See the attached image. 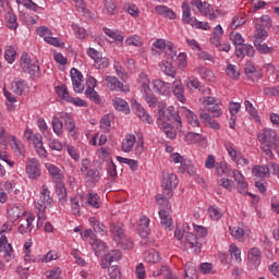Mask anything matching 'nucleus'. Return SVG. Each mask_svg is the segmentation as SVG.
<instances>
[{
  "label": "nucleus",
  "mask_w": 279,
  "mask_h": 279,
  "mask_svg": "<svg viewBox=\"0 0 279 279\" xmlns=\"http://www.w3.org/2000/svg\"><path fill=\"white\" fill-rule=\"evenodd\" d=\"M169 197L170 196L165 195V193L156 195V203L159 206V210H171V203L169 202Z\"/></svg>",
  "instance_id": "nucleus-40"
},
{
  "label": "nucleus",
  "mask_w": 279,
  "mask_h": 279,
  "mask_svg": "<svg viewBox=\"0 0 279 279\" xmlns=\"http://www.w3.org/2000/svg\"><path fill=\"white\" fill-rule=\"evenodd\" d=\"M8 215L12 221H16V219H23L27 214L21 210V208L14 206L11 209H9Z\"/></svg>",
  "instance_id": "nucleus-55"
},
{
  "label": "nucleus",
  "mask_w": 279,
  "mask_h": 279,
  "mask_svg": "<svg viewBox=\"0 0 279 279\" xmlns=\"http://www.w3.org/2000/svg\"><path fill=\"white\" fill-rule=\"evenodd\" d=\"M234 170H232V168L230 166H228V163L226 162H220V163H217L216 166V173L217 175H219L220 178H222V175H232V172Z\"/></svg>",
  "instance_id": "nucleus-45"
},
{
  "label": "nucleus",
  "mask_w": 279,
  "mask_h": 279,
  "mask_svg": "<svg viewBox=\"0 0 279 279\" xmlns=\"http://www.w3.org/2000/svg\"><path fill=\"white\" fill-rule=\"evenodd\" d=\"M10 145H11L14 154L24 158V156H25V145H23V142H21V140H17V137L14 136V135H11L10 136Z\"/></svg>",
  "instance_id": "nucleus-24"
},
{
  "label": "nucleus",
  "mask_w": 279,
  "mask_h": 279,
  "mask_svg": "<svg viewBox=\"0 0 279 279\" xmlns=\"http://www.w3.org/2000/svg\"><path fill=\"white\" fill-rule=\"evenodd\" d=\"M45 168L48 170V173L53 182H60L61 180H64V173H62V170H60L58 166L53 163H45Z\"/></svg>",
  "instance_id": "nucleus-22"
},
{
  "label": "nucleus",
  "mask_w": 279,
  "mask_h": 279,
  "mask_svg": "<svg viewBox=\"0 0 279 279\" xmlns=\"http://www.w3.org/2000/svg\"><path fill=\"white\" fill-rule=\"evenodd\" d=\"M20 66L23 73H28L32 77H38L40 75V66L36 63H32V57H29L27 52L22 53Z\"/></svg>",
  "instance_id": "nucleus-5"
},
{
  "label": "nucleus",
  "mask_w": 279,
  "mask_h": 279,
  "mask_svg": "<svg viewBox=\"0 0 279 279\" xmlns=\"http://www.w3.org/2000/svg\"><path fill=\"white\" fill-rule=\"evenodd\" d=\"M51 125L54 134L60 136L64 130V120H62V113H59L52 118Z\"/></svg>",
  "instance_id": "nucleus-37"
},
{
  "label": "nucleus",
  "mask_w": 279,
  "mask_h": 279,
  "mask_svg": "<svg viewBox=\"0 0 279 279\" xmlns=\"http://www.w3.org/2000/svg\"><path fill=\"white\" fill-rule=\"evenodd\" d=\"M196 20L197 19L193 17L191 14V7H189V3L183 2V4H182V23H184V25H191V27H193Z\"/></svg>",
  "instance_id": "nucleus-27"
},
{
  "label": "nucleus",
  "mask_w": 279,
  "mask_h": 279,
  "mask_svg": "<svg viewBox=\"0 0 279 279\" xmlns=\"http://www.w3.org/2000/svg\"><path fill=\"white\" fill-rule=\"evenodd\" d=\"M101 180V173L97 169H89L85 174V182L88 186H95Z\"/></svg>",
  "instance_id": "nucleus-30"
},
{
  "label": "nucleus",
  "mask_w": 279,
  "mask_h": 279,
  "mask_svg": "<svg viewBox=\"0 0 279 279\" xmlns=\"http://www.w3.org/2000/svg\"><path fill=\"white\" fill-rule=\"evenodd\" d=\"M105 84L109 90H114L116 93H130V87L123 85L117 76L109 75L105 77Z\"/></svg>",
  "instance_id": "nucleus-12"
},
{
  "label": "nucleus",
  "mask_w": 279,
  "mask_h": 279,
  "mask_svg": "<svg viewBox=\"0 0 279 279\" xmlns=\"http://www.w3.org/2000/svg\"><path fill=\"white\" fill-rule=\"evenodd\" d=\"M112 106L119 112H124V114H130V105H128V101H125V99L119 98V97H114L112 99Z\"/></svg>",
  "instance_id": "nucleus-35"
},
{
  "label": "nucleus",
  "mask_w": 279,
  "mask_h": 279,
  "mask_svg": "<svg viewBox=\"0 0 279 279\" xmlns=\"http://www.w3.org/2000/svg\"><path fill=\"white\" fill-rule=\"evenodd\" d=\"M257 141L266 147H274L276 141H278V134L274 129L264 128L260 133L257 134Z\"/></svg>",
  "instance_id": "nucleus-8"
},
{
  "label": "nucleus",
  "mask_w": 279,
  "mask_h": 279,
  "mask_svg": "<svg viewBox=\"0 0 279 279\" xmlns=\"http://www.w3.org/2000/svg\"><path fill=\"white\" fill-rule=\"evenodd\" d=\"M153 276H163L165 279H179L178 277L173 276V274L167 266H161V268L153 272Z\"/></svg>",
  "instance_id": "nucleus-52"
},
{
  "label": "nucleus",
  "mask_w": 279,
  "mask_h": 279,
  "mask_svg": "<svg viewBox=\"0 0 279 279\" xmlns=\"http://www.w3.org/2000/svg\"><path fill=\"white\" fill-rule=\"evenodd\" d=\"M25 171L29 180H38L40 175V161L37 158L27 159Z\"/></svg>",
  "instance_id": "nucleus-11"
},
{
  "label": "nucleus",
  "mask_w": 279,
  "mask_h": 279,
  "mask_svg": "<svg viewBox=\"0 0 279 279\" xmlns=\"http://www.w3.org/2000/svg\"><path fill=\"white\" fill-rule=\"evenodd\" d=\"M133 110L135 111V114L138 116V119L143 121L144 123H151V116L149 113L145 112V108L141 106V104L135 102L133 104Z\"/></svg>",
  "instance_id": "nucleus-33"
},
{
  "label": "nucleus",
  "mask_w": 279,
  "mask_h": 279,
  "mask_svg": "<svg viewBox=\"0 0 279 279\" xmlns=\"http://www.w3.org/2000/svg\"><path fill=\"white\" fill-rule=\"evenodd\" d=\"M138 84L141 87V93H146V90H149V76L146 73H140L138 75Z\"/></svg>",
  "instance_id": "nucleus-53"
},
{
  "label": "nucleus",
  "mask_w": 279,
  "mask_h": 279,
  "mask_svg": "<svg viewBox=\"0 0 279 279\" xmlns=\"http://www.w3.org/2000/svg\"><path fill=\"white\" fill-rule=\"evenodd\" d=\"M153 89L158 95H171V84L162 81V80H154L153 81Z\"/></svg>",
  "instance_id": "nucleus-20"
},
{
  "label": "nucleus",
  "mask_w": 279,
  "mask_h": 279,
  "mask_svg": "<svg viewBox=\"0 0 279 279\" xmlns=\"http://www.w3.org/2000/svg\"><path fill=\"white\" fill-rule=\"evenodd\" d=\"M184 141L187 142L189 145H195V143H201V141H204V137L202 134L190 132L185 134Z\"/></svg>",
  "instance_id": "nucleus-57"
},
{
  "label": "nucleus",
  "mask_w": 279,
  "mask_h": 279,
  "mask_svg": "<svg viewBox=\"0 0 279 279\" xmlns=\"http://www.w3.org/2000/svg\"><path fill=\"white\" fill-rule=\"evenodd\" d=\"M104 32L106 36H109V38H112L117 43H121V46L123 47V40H125V36L123 35V32L112 31L110 28H104Z\"/></svg>",
  "instance_id": "nucleus-43"
},
{
  "label": "nucleus",
  "mask_w": 279,
  "mask_h": 279,
  "mask_svg": "<svg viewBox=\"0 0 279 279\" xmlns=\"http://www.w3.org/2000/svg\"><path fill=\"white\" fill-rule=\"evenodd\" d=\"M1 252H3L7 263L14 260V250H12V244L8 243V236L5 235L0 238V254Z\"/></svg>",
  "instance_id": "nucleus-16"
},
{
  "label": "nucleus",
  "mask_w": 279,
  "mask_h": 279,
  "mask_svg": "<svg viewBox=\"0 0 279 279\" xmlns=\"http://www.w3.org/2000/svg\"><path fill=\"white\" fill-rule=\"evenodd\" d=\"M185 241L194 254H199L202 252V239L194 233H186Z\"/></svg>",
  "instance_id": "nucleus-18"
},
{
  "label": "nucleus",
  "mask_w": 279,
  "mask_h": 279,
  "mask_svg": "<svg viewBox=\"0 0 279 279\" xmlns=\"http://www.w3.org/2000/svg\"><path fill=\"white\" fill-rule=\"evenodd\" d=\"M267 36H269L267 28H260V26H255L254 43H264V40H267Z\"/></svg>",
  "instance_id": "nucleus-48"
},
{
  "label": "nucleus",
  "mask_w": 279,
  "mask_h": 279,
  "mask_svg": "<svg viewBox=\"0 0 279 279\" xmlns=\"http://www.w3.org/2000/svg\"><path fill=\"white\" fill-rule=\"evenodd\" d=\"M85 205L90 208H101V197L95 192H89L85 196Z\"/></svg>",
  "instance_id": "nucleus-29"
},
{
  "label": "nucleus",
  "mask_w": 279,
  "mask_h": 279,
  "mask_svg": "<svg viewBox=\"0 0 279 279\" xmlns=\"http://www.w3.org/2000/svg\"><path fill=\"white\" fill-rule=\"evenodd\" d=\"M36 34L46 41L50 36H53V31L47 26H39L36 28Z\"/></svg>",
  "instance_id": "nucleus-60"
},
{
  "label": "nucleus",
  "mask_w": 279,
  "mask_h": 279,
  "mask_svg": "<svg viewBox=\"0 0 279 279\" xmlns=\"http://www.w3.org/2000/svg\"><path fill=\"white\" fill-rule=\"evenodd\" d=\"M138 231H140L142 236H147L149 234V232H150L149 218H147V216H143L140 219Z\"/></svg>",
  "instance_id": "nucleus-46"
},
{
  "label": "nucleus",
  "mask_w": 279,
  "mask_h": 279,
  "mask_svg": "<svg viewBox=\"0 0 279 279\" xmlns=\"http://www.w3.org/2000/svg\"><path fill=\"white\" fill-rule=\"evenodd\" d=\"M134 145H136V136L134 134L125 135V138L122 141V151L130 154L134 149Z\"/></svg>",
  "instance_id": "nucleus-36"
},
{
  "label": "nucleus",
  "mask_w": 279,
  "mask_h": 279,
  "mask_svg": "<svg viewBox=\"0 0 279 279\" xmlns=\"http://www.w3.org/2000/svg\"><path fill=\"white\" fill-rule=\"evenodd\" d=\"M24 138L34 146L37 156L41 159H45L49 156L47 153V148H45V144L43 143V135L40 133H34L32 129L26 128L24 131Z\"/></svg>",
  "instance_id": "nucleus-3"
},
{
  "label": "nucleus",
  "mask_w": 279,
  "mask_h": 279,
  "mask_svg": "<svg viewBox=\"0 0 279 279\" xmlns=\"http://www.w3.org/2000/svg\"><path fill=\"white\" fill-rule=\"evenodd\" d=\"M180 114L185 117L187 123L192 125V128H199V119H197V116L193 113V111L186 109V108H181L180 109Z\"/></svg>",
  "instance_id": "nucleus-28"
},
{
  "label": "nucleus",
  "mask_w": 279,
  "mask_h": 279,
  "mask_svg": "<svg viewBox=\"0 0 279 279\" xmlns=\"http://www.w3.org/2000/svg\"><path fill=\"white\" fill-rule=\"evenodd\" d=\"M219 186H222V189H226V191H229V193H232V191H235L236 186L234 185V181L230 179H219L218 180Z\"/></svg>",
  "instance_id": "nucleus-63"
},
{
  "label": "nucleus",
  "mask_w": 279,
  "mask_h": 279,
  "mask_svg": "<svg viewBox=\"0 0 279 279\" xmlns=\"http://www.w3.org/2000/svg\"><path fill=\"white\" fill-rule=\"evenodd\" d=\"M112 125V116L107 114L100 120V130L105 133L110 132V126Z\"/></svg>",
  "instance_id": "nucleus-62"
},
{
  "label": "nucleus",
  "mask_w": 279,
  "mask_h": 279,
  "mask_svg": "<svg viewBox=\"0 0 279 279\" xmlns=\"http://www.w3.org/2000/svg\"><path fill=\"white\" fill-rule=\"evenodd\" d=\"M263 259V252L258 247H252L247 253V265L250 269H258L260 260Z\"/></svg>",
  "instance_id": "nucleus-13"
},
{
  "label": "nucleus",
  "mask_w": 279,
  "mask_h": 279,
  "mask_svg": "<svg viewBox=\"0 0 279 279\" xmlns=\"http://www.w3.org/2000/svg\"><path fill=\"white\" fill-rule=\"evenodd\" d=\"M53 204V198H51V192L47 185L41 186L40 196L36 204L37 210L46 213L47 208Z\"/></svg>",
  "instance_id": "nucleus-10"
},
{
  "label": "nucleus",
  "mask_w": 279,
  "mask_h": 279,
  "mask_svg": "<svg viewBox=\"0 0 279 279\" xmlns=\"http://www.w3.org/2000/svg\"><path fill=\"white\" fill-rule=\"evenodd\" d=\"M232 175L236 182V189L240 193V195H248L250 192H247V186L248 184L245 182V177L241 171L239 170H233Z\"/></svg>",
  "instance_id": "nucleus-17"
},
{
  "label": "nucleus",
  "mask_w": 279,
  "mask_h": 279,
  "mask_svg": "<svg viewBox=\"0 0 279 279\" xmlns=\"http://www.w3.org/2000/svg\"><path fill=\"white\" fill-rule=\"evenodd\" d=\"M89 243L96 254V256H101L108 251V245L104 241L95 238H90Z\"/></svg>",
  "instance_id": "nucleus-26"
},
{
  "label": "nucleus",
  "mask_w": 279,
  "mask_h": 279,
  "mask_svg": "<svg viewBox=\"0 0 279 279\" xmlns=\"http://www.w3.org/2000/svg\"><path fill=\"white\" fill-rule=\"evenodd\" d=\"M230 40L235 46L236 58H245V56L254 58V53H256L254 47L250 44H245V38H243L241 33H231Z\"/></svg>",
  "instance_id": "nucleus-2"
},
{
  "label": "nucleus",
  "mask_w": 279,
  "mask_h": 279,
  "mask_svg": "<svg viewBox=\"0 0 279 279\" xmlns=\"http://www.w3.org/2000/svg\"><path fill=\"white\" fill-rule=\"evenodd\" d=\"M117 160L121 165H128V167H130L131 171H137L138 170V161H136L134 159H129V158H125V157L118 156Z\"/></svg>",
  "instance_id": "nucleus-54"
},
{
  "label": "nucleus",
  "mask_w": 279,
  "mask_h": 279,
  "mask_svg": "<svg viewBox=\"0 0 279 279\" xmlns=\"http://www.w3.org/2000/svg\"><path fill=\"white\" fill-rule=\"evenodd\" d=\"M117 257L113 255H106L105 258L101 260V267L102 269H108L114 260H120L121 259V252H116Z\"/></svg>",
  "instance_id": "nucleus-56"
},
{
  "label": "nucleus",
  "mask_w": 279,
  "mask_h": 279,
  "mask_svg": "<svg viewBox=\"0 0 279 279\" xmlns=\"http://www.w3.org/2000/svg\"><path fill=\"white\" fill-rule=\"evenodd\" d=\"M191 5L197 9L203 16L209 19V21H215L217 19V14L215 13V9L208 2H203L202 0H191Z\"/></svg>",
  "instance_id": "nucleus-9"
},
{
  "label": "nucleus",
  "mask_w": 279,
  "mask_h": 279,
  "mask_svg": "<svg viewBox=\"0 0 279 279\" xmlns=\"http://www.w3.org/2000/svg\"><path fill=\"white\" fill-rule=\"evenodd\" d=\"M143 258L145 263H160V253L156 252V250L151 248L149 251H146L143 254Z\"/></svg>",
  "instance_id": "nucleus-44"
},
{
  "label": "nucleus",
  "mask_w": 279,
  "mask_h": 279,
  "mask_svg": "<svg viewBox=\"0 0 279 279\" xmlns=\"http://www.w3.org/2000/svg\"><path fill=\"white\" fill-rule=\"evenodd\" d=\"M172 93L178 101L181 104H186V96L184 95V85L182 84V80H175L172 83Z\"/></svg>",
  "instance_id": "nucleus-19"
},
{
  "label": "nucleus",
  "mask_w": 279,
  "mask_h": 279,
  "mask_svg": "<svg viewBox=\"0 0 279 279\" xmlns=\"http://www.w3.org/2000/svg\"><path fill=\"white\" fill-rule=\"evenodd\" d=\"M124 47H143V38L138 35H132L125 39Z\"/></svg>",
  "instance_id": "nucleus-49"
},
{
  "label": "nucleus",
  "mask_w": 279,
  "mask_h": 279,
  "mask_svg": "<svg viewBox=\"0 0 279 279\" xmlns=\"http://www.w3.org/2000/svg\"><path fill=\"white\" fill-rule=\"evenodd\" d=\"M252 174L257 180H265V178H270L271 172H269L268 166H254L252 168Z\"/></svg>",
  "instance_id": "nucleus-25"
},
{
  "label": "nucleus",
  "mask_w": 279,
  "mask_h": 279,
  "mask_svg": "<svg viewBox=\"0 0 279 279\" xmlns=\"http://www.w3.org/2000/svg\"><path fill=\"white\" fill-rule=\"evenodd\" d=\"M36 217L34 214H27L23 218L20 219L19 223V232L20 234H27L28 232H32L34 230V220Z\"/></svg>",
  "instance_id": "nucleus-15"
},
{
  "label": "nucleus",
  "mask_w": 279,
  "mask_h": 279,
  "mask_svg": "<svg viewBox=\"0 0 279 279\" xmlns=\"http://www.w3.org/2000/svg\"><path fill=\"white\" fill-rule=\"evenodd\" d=\"M142 96L148 104L149 108H156V106H158V98H156V96L151 93V89L142 92Z\"/></svg>",
  "instance_id": "nucleus-50"
},
{
  "label": "nucleus",
  "mask_w": 279,
  "mask_h": 279,
  "mask_svg": "<svg viewBox=\"0 0 279 279\" xmlns=\"http://www.w3.org/2000/svg\"><path fill=\"white\" fill-rule=\"evenodd\" d=\"M159 219L161 227L165 230H173V218H171V215H169L168 210L159 209Z\"/></svg>",
  "instance_id": "nucleus-21"
},
{
  "label": "nucleus",
  "mask_w": 279,
  "mask_h": 279,
  "mask_svg": "<svg viewBox=\"0 0 279 279\" xmlns=\"http://www.w3.org/2000/svg\"><path fill=\"white\" fill-rule=\"evenodd\" d=\"M225 149L228 153L229 158H231L232 162H235V165H239L240 167L250 165V160L245 158L241 150L236 149L232 142H225Z\"/></svg>",
  "instance_id": "nucleus-6"
},
{
  "label": "nucleus",
  "mask_w": 279,
  "mask_h": 279,
  "mask_svg": "<svg viewBox=\"0 0 279 279\" xmlns=\"http://www.w3.org/2000/svg\"><path fill=\"white\" fill-rule=\"evenodd\" d=\"M246 22L247 20L243 15H235L231 21L230 27L231 29H238V27L243 26Z\"/></svg>",
  "instance_id": "nucleus-64"
},
{
  "label": "nucleus",
  "mask_w": 279,
  "mask_h": 279,
  "mask_svg": "<svg viewBox=\"0 0 279 279\" xmlns=\"http://www.w3.org/2000/svg\"><path fill=\"white\" fill-rule=\"evenodd\" d=\"M223 38V27L221 25H217L211 33L209 38L210 45L214 47H221V39Z\"/></svg>",
  "instance_id": "nucleus-23"
},
{
  "label": "nucleus",
  "mask_w": 279,
  "mask_h": 279,
  "mask_svg": "<svg viewBox=\"0 0 279 279\" xmlns=\"http://www.w3.org/2000/svg\"><path fill=\"white\" fill-rule=\"evenodd\" d=\"M89 225L94 228L96 234H100V236H106V234H108V229L101 221L97 220V218L90 217Z\"/></svg>",
  "instance_id": "nucleus-32"
},
{
  "label": "nucleus",
  "mask_w": 279,
  "mask_h": 279,
  "mask_svg": "<svg viewBox=\"0 0 279 279\" xmlns=\"http://www.w3.org/2000/svg\"><path fill=\"white\" fill-rule=\"evenodd\" d=\"M184 271L186 278H197V267L193 262H189L185 264Z\"/></svg>",
  "instance_id": "nucleus-58"
},
{
  "label": "nucleus",
  "mask_w": 279,
  "mask_h": 279,
  "mask_svg": "<svg viewBox=\"0 0 279 279\" xmlns=\"http://www.w3.org/2000/svg\"><path fill=\"white\" fill-rule=\"evenodd\" d=\"M178 184H180L178 175H175L173 172L163 171L161 189L166 197H173V190L178 189Z\"/></svg>",
  "instance_id": "nucleus-4"
},
{
  "label": "nucleus",
  "mask_w": 279,
  "mask_h": 279,
  "mask_svg": "<svg viewBox=\"0 0 279 279\" xmlns=\"http://www.w3.org/2000/svg\"><path fill=\"white\" fill-rule=\"evenodd\" d=\"M229 254L231 256L232 259L235 260V263L241 264V248H239V246H236V244H230L229 246Z\"/></svg>",
  "instance_id": "nucleus-59"
},
{
  "label": "nucleus",
  "mask_w": 279,
  "mask_h": 279,
  "mask_svg": "<svg viewBox=\"0 0 279 279\" xmlns=\"http://www.w3.org/2000/svg\"><path fill=\"white\" fill-rule=\"evenodd\" d=\"M61 119L64 123V128L71 136H75L77 134V131L75 130V122L73 121V118L69 113H61Z\"/></svg>",
  "instance_id": "nucleus-31"
},
{
  "label": "nucleus",
  "mask_w": 279,
  "mask_h": 279,
  "mask_svg": "<svg viewBox=\"0 0 279 279\" xmlns=\"http://www.w3.org/2000/svg\"><path fill=\"white\" fill-rule=\"evenodd\" d=\"M56 193L59 199V204L61 206H64V204H66L68 202V195H66V187L64 186L63 183H58L56 186Z\"/></svg>",
  "instance_id": "nucleus-42"
},
{
  "label": "nucleus",
  "mask_w": 279,
  "mask_h": 279,
  "mask_svg": "<svg viewBox=\"0 0 279 279\" xmlns=\"http://www.w3.org/2000/svg\"><path fill=\"white\" fill-rule=\"evenodd\" d=\"M4 23L8 29H11V32H16V29H19V21L16 14L12 12H8L5 14Z\"/></svg>",
  "instance_id": "nucleus-38"
},
{
  "label": "nucleus",
  "mask_w": 279,
  "mask_h": 279,
  "mask_svg": "<svg viewBox=\"0 0 279 279\" xmlns=\"http://www.w3.org/2000/svg\"><path fill=\"white\" fill-rule=\"evenodd\" d=\"M155 12H157V14H159L160 16H163V19H170V21H175L178 16L175 15V12H173V10H171L167 5H157L155 8Z\"/></svg>",
  "instance_id": "nucleus-34"
},
{
  "label": "nucleus",
  "mask_w": 279,
  "mask_h": 279,
  "mask_svg": "<svg viewBox=\"0 0 279 279\" xmlns=\"http://www.w3.org/2000/svg\"><path fill=\"white\" fill-rule=\"evenodd\" d=\"M229 232L238 241H243V236H245V230L241 227H229Z\"/></svg>",
  "instance_id": "nucleus-61"
},
{
  "label": "nucleus",
  "mask_w": 279,
  "mask_h": 279,
  "mask_svg": "<svg viewBox=\"0 0 279 279\" xmlns=\"http://www.w3.org/2000/svg\"><path fill=\"white\" fill-rule=\"evenodd\" d=\"M159 66L162 73H165V75H168V77L175 78V75H178V71L175 70V68H173L171 61H162Z\"/></svg>",
  "instance_id": "nucleus-39"
},
{
  "label": "nucleus",
  "mask_w": 279,
  "mask_h": 279,
  "mask_svg": "<svg viewBox=\"0 0 279 279\" xmlns=\"http://www.w3.org/2000/svg\"><path fill=\"white\" fill-rule=\"evenodd\" d=\"M74 93H84V75L80 70L72 68L70 71Z\"/></svg>",
  "instance_id": "nucleus-14"
},
{
  "label": "nucleus",
  "mask_w": 279,
  "mask_h": 279,
  "mask_svg": "<svg viewBox=\"0 0 279 279\" xmlns=\"http://www.w3.org/2000/svg\"><path fill=\"white\" fill-rule=\"evenodd\" d=\"M11 88L16 95H23L27 90V83L24 80H14L11 83Z\"/></svg>",
  "instance_id": "nucleus-41"
},
{
  "label": "nucleus",
  "mask_w": 279,
  "mask_h": 279,
  "mask_svg": "<svg viewBox=\"0 0 279 279\" xmlns=\"http://www.w3.org/2000/svg\"><path fill=\"white\" fill-rule=\"evenodd\" d=\"M226 75L230 77L231 80H239L241 77V72L239 71V68L232 63L227 64L226 69Z\"/></svg>",
  "instance_id": "nucleus-51"
},
{
  "label": "nucleus",
  "mask_w": 279,
  "mask_h": 279,
  "mask_svg": "<svg viewBox=\"0 0 279 279\" xmlns=\"http://www.w3.org/2000/svg\"><path fill=\"white\" fill-rule=\"evenodd\" d=\"M111 234H113V240L116 243L123 241L125 233L123 231V227L121 225H112L111 226Z\"/></svg>",
  "instance_id": "nucleus-47"
},
{
  "label": "nucleus",
  "mask_w": 279,
  "mask_h": 279,
  "mask_svg": "<svg viewBox=\"0 0 279 279\" xmlns=\"http://www.w3.org/2000/svg\"><path fill=\"white\" fill-rule=\"evenodd\" d=\"M171 123H175L177 129ZM159 130L166 134L167 138H175L178 130H182V118L173 107H169L160 116Z\"/></svg>",
  "instance_id": "nucleus-1"
},
{
  "label": "nucleus",
  "mask_w": 279,
  "mask_h": 279,
  "mask_svg": "<svg viewBox=\"0 0 279 279\" xmlns=\"http://www.w3.org/2000/svg\"><path fill=\"white\" fill-rule=\"evenodd\" d=\"M165 49H166V53L170 56L171 60L178 57V50H175V46L173 45V43L171 41L166 43L165 39H157L156 41H154L153 51L155 53H162Z\"/></svg>",
  "instance_id": "nucleus-7"
}]
</instances>
